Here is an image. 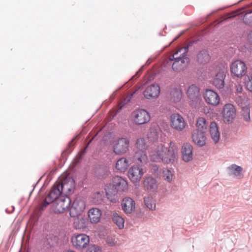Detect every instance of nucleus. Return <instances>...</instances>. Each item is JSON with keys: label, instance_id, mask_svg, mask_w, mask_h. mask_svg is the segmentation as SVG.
I'll list each match as a JSON object with an SVG mask.
<instances>
[{"label": "nucleus", "instance_id": "obj_49", "mask_svg": "<svg viewBox=\"0 0 252 252\" xmlns=\"http://www.w3.org/2000/svg\"><path fill=\"white\" fill-rule=\"evenodd\" d=\"M73 140H72L70 143H69V145L70 146L71 144H72Z\"/></svg>", "mask_w": 252, "mask_h": 252}, {"label": "nucleus", "instance_id": "obj_14", "mask_svg": "<svg viewBox=\"0 0 252 252\" xmlns=\"http://www.w3.org/2000/svg\"><path fill=\"white\" fill-rule=\"evenodd\" d=\"M160 93V88L157 84L148 86L143 92V95L147 99L156 98Z\"/></svg>", "mask_w": 252, "mask_h": 252}, {"label": "nucleus", "instance_id": "obj_44", "mask_svg": "<svg viewBox=\"0 0 252 252\" xmlns=\"http://www.w3.org/2000/svg\"><path fill=\"white\" fill-rule=\"evenodd\" d=\"M246 85L247 89L252 92V77L248 76V78L246 81Z\"/></svg>", "mask_w": 252, "mask_h": 252}, {"label": "nucleus", "instance_id": "obj_54", "mask_svg": "<svg viewBox=\"0 0 252 252\" xmlns=\"http://www.w3.org/2000/svg\"><path fill=\"white\" fill-rule=\"evenodd\" d=\"M111 115H112V113H113V112H112V110H111Z\"/></svg>", "mask_w": 252, "mask_h": 252}, {"label": "nucleus", "instance_id": "obj_20", "mask_svg": "<svg viewBox=\"0 0 252 252\" xmlns=\"http://www.w3.org/2000/svg\"><path fill=\"white\" fill-rule=\"evenodd\" d=\"M133 159L134 162L138 164H142L147 163L148 160V157L147 156L146 151L137 150L135 152L133 156Z\"/></svg>", "mask_w": 252, "mask_h": 252}, {"label": "nucleus", "instance_id": "obj_17", "mask_svg": "<svg viewBox=\"0 0 252 252\" xmlns=\"http://www.w3.org/2000/svg\"><path fill=\"white\" fill-rule=\"evenodd\" d=\"M193 148L191 145L186 143L183 145L182 148V158L184 161L188 162L192 159Z\"/></svg>", "mask_w": 252, "mask_h": 252}, {"label": "nucleus", "instance_id": "obj_25", "mask_svg": "<svg viewBox=\"0 0 252 252\" xmlns=\"http://www.w3.org/2000/svg\"><path fill=\"white\" fill-rule=\"evenodd\" d=\"M172 68L175 71H180L183 70L189 62V58H183L182 60H174Z\"/></svg>", "mask_w": 252, "mask_h": 252}, {"label": "nucleus", "instance_id": "obj_27", "mask_svg": "<svg viewBox=\"0 0 252 252\" xmlns=\"http://www.w3.org/2000/svg\"><path fill=\"white\" fill-rule=\"evenodd\" d=\"M143 184L144 188L150 191H154L157 188L156 180L151 177L145 178L143 181Z\"/></svg>", "mask_w": 252, "mask_h": 252}, {"label": "nucleus", "instance_id": "obj_3", "mask_svg": "<svg viewBox=\"0 0 252 252\" xmlns=\"http://www.w3.org/2000/svg\"><path fill=\"white\" fill-rule=\"evenodd\" d=\"M230 68L232 76L238 78H242L247 70L245 63L240 60L233 62L230 65Z\"/></svg>", "mask_w": 252, "mask_h": 252}, {"label": "nucleus", "instance_id": "obj_16", "mask_svg": "<svg viewBox=\"0 0 252 252\" xmlns=\"http://www.w3.org/2000/svg\"><path fill=\"white\" fill-rule=\"evenodd\" d=\"M121 206L124 211L126 214H130L135 210V201L130 197L124 198L121 203Z\"/></svg>", "mask_w": 252, "mask_h": 252}, {"label": "nucleus", "instance_id": "obj_2", "mask_svg": "<svg viewBox=\"0 0 252 252\" xmlns=\"http://www.w3.org/2000/svg\"><path fill=\"white\" fill-rule=\"evenodd\" d=\"M63 194L66 196L71 193L75 187L73 179L69 176L62 177L56 182Z\"/></svg>", "mask_w": 252, "mask_h": 252}, {"label": "nucleus", "instance_id": "obj_4", "mask_svg": "<svg viewBox=\"0 0 252 252\" xmlns=\"http://www.w3.org/2000/svg\"><path fill=\"white\" fill-rule=\"evenodd\" d=\"M133 122L138 125L148 123L151 119L149 112L145 109H136L131 114Z\"/></svg>", "mask_w": 252, "mask_h": 252}, {"label": "nucleus", "instance_id": "obj_35", "mask_svg": "<svg viewBox=\"0 0 252 252\" xmlns=\"http://www.w3.org/2000/svg\"><path fill=\"white\" fill-rule=\"evenodd\" d=\"M144 202L148 208L153 210L156 209V203L155 201L153 199L151 196H147L144 197Z\"/></svg>", "mask_w": 252, "mask_h": 252}, {"label": "nucleus", "instance_id": "obj_24", "mask_svg": "<svg viewBox=\"0 0 252 252\" xmlns=\"http://www.w3.org/2000/svg\"><path fill=\"white\" fill-rule=\"evenodd\" d=\"M129 165V161L127 159L125 158H121L117 161L115 168L120 172H125Z\"/></svg>", "mask_w": 252, "mask_h": 252}, {"label": "nucleus", "instance_id": "obj_6", "mask_svg": "<svg viewBox=\"0 0 252 252\" xmlns=\"http://www.w3.org/2000/svg\"><path fill=\"white\" fill-rule=\"evenodd\" d=\"M129 142L126 138H119L113 143V150L117 155H123L128 150Z\"/></svg>", "mask_w": 252, "mask_h": 252}, {"label": "nucleus", "instance_id": "obj_42", "mask_svg": "<svg viewBox=\"0 0 252 252\" xmlns=\"http://www.w3.org/2000/svg\"><path fill=\"white\" fill-rule=\"evenodd\" d=\"M86 252H101V250L99 246L94 245L90 246Z\"/></svg>", "mask_w": 252, "mask_h": 252}, {"label": "nucleus", "instance_id": "obj_51", "mask_svg": "<svg viewBox=\"0 0 252 252\" xmlns=\"http://www.w3.org/2000/svg\"><path fill=\"white\" fill-rule=\"evenodd\" d=\"M106 126H104L103 127V130H104L106 128Z\"/></svg>", "mask_w": 252, "mask_h": 252}, {"label": "nucleus", "instance_id": "obj_47", "mask_svg": "<svg viewBox=\"0 0 252 252\" xmlns=\"http://www.w3.org/2000/svg\"><path fill=\"white\" fill-rule=\"evenodd\" d=\"M248 39L250 41L252 42V32L249 34Z\"/></svg>", "mask_w": 252, "mask_h": 252}, {"label": "nucleus", "instance_id": "obj_26", "mask_svg": "<svg viewBox=\"0 0 252 252\" xmlns=\"http://www.w3.org/2000/svg\"><path fill=\"white\" fill-rule=\"evenodd\" d=\"M210 134L212 139L215 143H217L220 140V134L218 127L215 122H212L210 125Z\"/></svg>", "mask_w": 252, "mask_h": 252}, {"label": "nucleus", "instance_id": "obj_23", "mask_svg": "<svg viewBox=\"0 0 252 252\" xmlns=\"http://www.w3.org/2000/svg\"><path fill=\"white\" fill-rule=\"evenodd\" d=\"M226 75L224 71L219 72L215 76L213 84L219 89H222L224 86V79Z\"/></svg>", "mask_w": 252, "mask_h": 252}, {"label": "nucleus", "instance_id": "obj_5", "mask_svg": "<svg viewBox=\"0 0 252 252\" xmlns=\"http://www.w3.org/2000/svg\"><path fill=\"white\" fill-rule=\"evenodd\" d=\"M70 199L69 197L65 196H60L53 205V210L55 213H63L66 211L70 205Z\"/></svg>", "mask_w": 252, "mask_h": 252}, {"label": "nucleus", "instance_id": "obj_30", "mask_svg": "<svg viewBox=\"0 0 252 252\" xmlns=\"http://www.w3.org/2000/svg\"><path fill=\"white\" fill-rule=\"evenodd\" d=\"M208 125V124L204 118L199 117L196 122L197 128L195 130L205 132L207 129Z\"/></svg>", "mask_w": 252, "mask_h": 252}, {"label": "nucleus", "instance_id": "obj_7", "mask_svg": "<svg viewBox=\"0 0 252 252\" xmlns=\"http://www.w3.org/2000/svg\"><path fill=\"white\" fill-rule=\"evenodd\" d=\"M73 246L77 250L86 248L90 243L89 237L84 234L74 235L71 238Z\"/></svg>", "mask_w": 252, "mask_h": 252}, {"label": "nucleus", "instance_id": "obj_32", "mask_svg": "<svg viewBox=\"0 0 252 252\" xmlns=\"http://www.w3.org/2000/svg\"><path fill=\"white\" fill-rule=\"evenodd\" d=\"M197 61L201 63H206L210 60V56L206 50L201 51L197 55Z\"/></svg>", "mask_w": 252, "mask_h": 252}, {"label": "nucleus", "instance_id": "obj_18", "mask_svg": "<svg viewBox=\"0 0 252 252\" xmlns=\"http://www.w3.org/2000/svg\"><path fill=\"white\" fill-rule=\"evenodd\" d=\"M88 215L90 222L92 223H96L100 220L101 211L97 208H93L89 210Z\"/></svg>", "mask_w": 252, "mask_h": 252}, {"label": "nucleus", "instance_id": "obj_9", "mask_svg": "<svg viewBox=\"0 0 252 252\" xmlns=\"http://www.w3.org/2000/svg\"><path fill=\"white\" fill-rule=\"evenodd\" d=\"M236 116V109L231 103L224 105L222 109V120L225 123H230L233 121Z\"/></svg>", "mask_w": 252, "mask_h": 252}, {"label": "nucleus", "instance_id": "obj_12", "mask_svg": "<svg viewBox=\"0 0 252 252\" xmlns=\"http://www.w3.org/2000/svg\"><path fill=\"white\" fill-rule=\"evenodd\" d=\"M112 189L117 192H124L127 189L128 184L127 181L123 178L116 176L112 178Z\"/></svg>", "mask_w": 252, "mask_h": 252}, {"label": "nucleus", "instance_id": "obj_53", "mask_svg": "<svg viewBox=\"0 0 252 252\" xmlns=\"http://www.w3.org/2000/svg\"><path fill=\"white\" fill-rule=\"evenodd\" d=\"M114 94H115V92L112 94H111V97H112V95H114Z\"/></svg>", "mask_w": 252, "mask_h": 252}, {"label": "nucleus", "instance_id": "obj_33", "mask_svg": "<svg viewBox=\"0 0 252 252\" xmlns=\"http://www.w3.org/2000/svg\"><path fill=\"white\" fill-rule=\"evenodd\" d=\"M112 220L113 222L120 229L124 228L125 220L123 218L119 215L117 213L113 214Z\"/></svg>", "mask_w": 252, "mask_h": 252}, {"label": "nucleus", "instance_id": "obj_31", "mask_svg": "<svg viewBox=\"0 0 252 252\" xmlns=\"http://www.w3.org/2000/svg\"><path fill=\"white\" fill-rule=\"evenodd\" d=\"M182 97V93L180 89L175 88L170 93L169 98L173 102H179Z\"/></svg>", "mask_w": 252, "mask_h": 252}, {"label": "nucleus", "instance_id": "obj_22", "mask_svg": "<svg viewBox=\"0 0 252 252\" xmlns=\"http://www.w3.org/2000/svg\"><path fill=\"white\" fill-rule=\"evenodd\" d=\"M61 194H62L61 191L59 188H58V186L57 185V183H55L52 189L46 197H47V199L49 201L54 202L59 198L60 195Z\"/></svg>", "mask_w": 252, "mask_h": 252}, {"label": "nucleus", "instance_id": "obj_52", "mask_svg": "<svg viewBox=\"0 0 252 252\" xmlns=\"http://www.w3.org/2000/svg\"><path fill=\"white\" fill-rule=\"evenodd\" d=\"M179 37V35L178 36L176 37L175 38L174 40H176V39H177Z\"/></svg>", "mask_w": 252, "mask_h": 252}, {"label": "nucleus", "instance_id": "obj_1", "mask_svg": "<svg viewBox=\"0 0 252 252\" xmlns=\"http://www.w3.org/2000/svg\"><path fill=\"white\" fill-rule=\"evenodd\" d=\"M150 157L153 161L172 164L177 160L178 149L173 142L167 144L160 143L152 151Z\"/></svg>", "mask_w": 252, "mask_h": 252}, {"label": "nucleus", "instance_id": "obj_19", "mask_svg": "<svg viewBox=\"0 0 252 252\" xmlns=\"http://www.w3.org/2000/svg\"><path fill=\"white\" fill-rule=\"evenodd\" d=\"M188 52V47H183L179 48L175 53L169 58V60L172 61L174 60H182L183 58H189L187 57V53Z\"/></svg>", "mask_w": 252, "mask_h": 252}, {"label": "nucleus", "instance_id": "obj_21", "mask_svg": "<svg viewBox=\"0 0 252 252\" xmlns=\"http://www.w3.org/2000/svg\"><path fill=\"white\" fill-rule=\"evenodd\" d=\"M204 132L194 130L192 138L193 142L199 146H203L205 144V136Z\"/></svg>", "mask_w": 252, "mask_h": 252}, {"label": "nucleus", "instance_id": "obj_45", "mask_svg": "<svg viewBox=\"0 0 252 252\" xmlns=\"http://www.w3.org/2000/svg\"><path fill=\"white\" fill-rule=\"evenodd\" d=\"M236 91L238 93H242L243 91V86L241 84H238L236 86Z\"/></svg>", "mask_w": 252, "mask_h": 252}, {"label": "nucleus", "instance_id": "obj_34", "mask_svg": "<svg viewBox=\"0 0 252 252\" xmlns=\"http://www.w3.org/2000/svg\"><path fill=\"white\" fill-rule=\"evenodd\" d=\"M110 135L108 132L105 134L102 141L101 142V150L105 151L106 149L109 150L110 148Z\"/></svg>", "mask_w": 252, "mask_h": 252}, {"label": "nucleus", "instance_id": "obj_15", "mask_svg": "<svg viewBox=\"0 0 252 252\" xmlns=\"http://www.w3.org/2000/svg\"><path fill=\"white\" fill-rule=\"evenodd\" d=\"M187 94L188 97L192 101L191 105H194L193 101L199 103L201 101L199 89L196 86L194 85L190 86L188 89Z\"/></svg>", "mask_w": 252, "mask_h": 252}, {"label": "nucleus", "instance_id": "obj_48", "mask_svg": "<svg viewBox=\"0 0 252 252\" xmlns=\"http://www.w3.org/2000/svg\"><path fill=\"white\" fill-rule=\"evenodd\" d=\"M105 189V191H106V195H107V196H108V195H109V194H108V192H107V189L106 188V189Z\"/></svg>", "mask_w": 252, "mask_h": 252}, {"label": "nucleus", "instance_id": "obj_8", "mask_svg": "<svg viewBox=\"0 0 252 252\" xmlns=\"http://www.w3.org/2000/svg\"><path fill=\"white\" fill-rule=\"evenodd\" d=\"M85 202L79 198H76L72 203L69 209V215L71 217H76L80 215L85 208Z\"/></svg>", "mask_w": 252, "mask_h": 252}, {"label": "nucleus", "instance_id": "obj_40", "mask_svg": "<svg viewBox=\"0 0 252 252\" xmlns=\"http://www.w3.org/2000/svg\"><path fill=\"white\" fill-rule=\"evenodd\" d=\"M163 177L168 182H171L173 179V175L170 170L166 169L163 171Z\"/></svg>", "mask_w": 252, "mask_h": 252}, {"label": "nucleus", "instance_id": "obj_43", "mask_svg": "<svg viewBox=\"0 0 252 252\" xmlns=\"http://www.w3.org/2000/svg\"><path fill=\"white\" fill-rule=\"evenodd\" d=\"M53 202V201H49L47 199V197L45 198L44 200L41 202L40 205V210H44L46 207L51 203Z\"/></svg>", "mask_w": 252, "mask_h": 252}, {"label": "nucleus", "instance_id": "obj_29", "mask_svg": "<svg viewBox=\"0 0 252 252\" xmlns=\"http://www.w3.org/2000/svg\"><path fill=\"white\" fill-rule=\"evenodd\" d=\"M228 169L230 175H234L239 179L242 178L241 172L243 169L241 166L234 164L228 167Z\"/></svg>", "mask_w": 252, "mask_h": 252}, {"label": "nucleus", "instance_id": "obj_50", "mask_svg": "<svg viewBox=\"0 0 252 252\" xmlns=\"http://www.w3.org/2000/svg\"><path fill=\"white\" fill-rule=\"evenodd\" d=\"M118 200V198L117 197L116 199H115V202H116Z\"/></svg>", "mask_w": 252, "mask_h": 252}, {"label": "nucleus", "instance_id": "obj_10", "mask_svg": "<svg viewBox=\"0 0 252 252\" xmlns=\"http://www.w3.org/2000/svg\"><path fill=\"white\" fill-rule=\"evenodd\" d=\"M170 126L177 131H182L186 127V123L184 118L180 114L174 113L170 119Z\"/></svg>", "mask_w": 252, "mask_h": 252}, {"label": "nucleus", "instance_id": "obj_41", "mask_svg": "<svg viewBox=\"0 0 252 252\" xmlns=\"http://www.w3.org/2000/svg\"><path fill=\"white\" fill-rule=\"evenodd\" d=\"M243 20L247 24H252V11L246 13L244 16Z\"/></svg>", "mask_w": 252, "mask_h": 252}, {"label": "nucleus", "instance_id": "obj_46", "mask_svg": "<svg viewBox=\"0 0 252 252\" xmlns=\"http://www.w3.org/2000/svg\"><path fill=\"white\" fill-rule=\"evenodd\" d=\"M240 11V10H236L235 11H234L233 13H235V15H232V16H230V18L234 17L236 15L240 14V12H239Z\"/></svg>", "mask_w": 252, "mask_h": 252}, {"label": "nucleus", "instance_id": "obj_38", "mask_svg": "<svg viewBox=\"0 0 252 252\" xmlns=\"http://www.w3.org/2000/svg\"><path fill=\"white\" fill-rule=\"evenodd\" d=\"M147 136L151 140H156L158 137V132L156 129L151 128L148 133Z\"/></svg>", "mask_w": 252, "mask_h": 252}, {"label": "nucleus", "instance_id": "obj_36", "mask_svg": "<svg viewBox=\"0 0 252 252\" xmlns=\"http://www.w3.org/2000/svg\"><path fill=\"white\" fill-rule=\"evenodd\" d=\"M137 90H135L133 93H132L129 95L127 96L126 98H123L122 100H121V101L119 102L118 107L119 109L116 112V113L115 114V115L120 110L122 107L127 103H128L132 97L133 96V95L135 94Z\"/></svg>", "mask_w": 252, "mask_h": 252}, {"label": "nucleus", "instance_id": "obj_11", "mask_svg": "<svg viewBox=\"0 0 252 252\" xmlns=\"http://www.w3.org/2000/svg\"><path fill=\"white\" fill-rule=\"evenodd\" d=\"M128 177L133 183L139 182L144 174L143 169L138 165H132L128 171Z\"/></svg>", "mask_w": 252, "mask_h": 252}, {"label": "nucleus", "instance_id": "obj_28", "mask_svg": "<svg viewBox=\"0 0 252 252\" xmlns=\"http://www.w3.org/2000/svg\"><path fill=\"white\" fill-rule=\"evenodd\" d=\"M88 220L84 217H77L73 221V226L76 229H81L87 227L88 225Z\"/></svg>", "mask_w": 252, "mask_h": 252}, {"label": "nucleus", "instance_id": "obj_13", "mask_svg": "<svg viewBox=\"0 0 252 252\" xmlns=\"http://www.w3.org/2000/svg\"><path fill=\"white\" fill-rule=\"evenodd\" d=\"M203 97L206 103L209 105L215 106L220 103L219 95L212 90H207L203 94Z\"/></svg>", "mask_w": 252, "mask_h": 252}, {"label": "nucleus", "instance_id": "obj_37", "mask_svg": "<svg viewBox=\"0 0 252 252\" xmlns=\"http://www.w3.org/2000/svg\"><path fill=\"white\" fill-rule=\"evenodd\" d=\"M136 147L138 150L146 151L147 149V145L145 142V140L143 138H140L137 140Z\"/></svg>", "mask_w": 252, "mask_h": 252}, {"label": "nucleus", "instance_id": "obj_39", "mask_svg": "<svg viewBox=\"0 0 252 252\" xmlns=\"http://www.w3.org/2000/svg\"><path fill=\"white\" fill-rule=\"evenodd\" d=\"M242 115L245 121L248 122L250 120V110L248 107H245L243 108Z\"/></svg>", "mask_w": 252, "mask_h": 252}]
</instances>
